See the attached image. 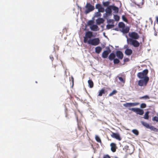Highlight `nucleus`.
I'll use <instances>...</instances> for the list:
<instances>
[{"instance_id": "nucleus-39", "label": "nucleus", "mask_w": 158, "mask_h": 158, "mask_svg": "<svg viewBox=\"0 0 158 158\" xmlns=\"http://www.w3.org/2000/svg\"><path fill=\"white\" fill-rule=\"evenodd\" d=\"M146 105L144 103H142L140 105V107L142 108H144L146 107Z\"/></svg>"}, {"instance_id": "nucleus-4", "label": "nucleus", "mask_w": 158, "mask_h": 158, "mask_svg": "<svg viewBox=\"0 0 158 158\" xmlns=\"http://www.w3.org/2000/svg\"><path fill=\"white\" fill-rule=\"evenodd\" d=\"M149 80L148 77H145L143 80H140L139 81L138 85L139 86H142L143 85L146 86Z\"/></svg>"}, {"instance_id": "nucleus-23", "label": "nucleus", "mask_w": 158, "mask_h": 158, "mask_svg": "<svg viewBox=\"0 0 158 158\" xmlns=\"http://www.w3.org/2000/svg\"><path fill=\"white\" fill-rule=\"evenodd\" d=\"M106 12V17H108L109 16L111 15L112 10H105Z\"/></svg>"}, {"instance_id": "nucleus-25", "label": "nucleus", "mask_w": 158, "mask_h": 158, "mask_svg": "<svg viewBox=\"0 0 158 158\" xmlns=\"http://www.w3.org/2000/svg\"><path fill=\"white\" fill-rule=\"evenodd\" d=\"M141 123L144 126L147 128H148L149 127V124L147 123L142 121Z\"/></svg>"}, {"instance_id": "nucleus-27", "label": "nucleus", "mask_w": 158, "mask_h": 158, "mask_svg": "<svg viewBox=\"0 0 158 158\" xmlns=\"http://www.w3.org/2000/svg\"><path fill=\"white\" fill-rule=\"evenodd\" d=\"M149 112L148 111H147L144 116V118L145 119H148V118H149Z\"/></svg>"}, {"instance_id": "nucleus-50", "label": "nucleus", "mask_w": 158, "mask_h": 158, "mask_svg": "<svg viewBox=\"0 0 158 158\" xmlns=\"http://www.w3.org/2000/svg\"><path fill=\"white\" fill-rule=\"evenodd\" d=\"M115 30H116V31H118V30L117 28H115Z\"/></svg>"}, {"instance_id": "nucleus-45", "label": "nucleus", "mask_w": 158, "mask_h": 158, "mask_svg": "<svg viewBox=\"0 0 158 158\" xmlns=\"http://www.w3.org/2000/svg\"><path fill=\"white\" fill-rule=\"evenodd\" d=\"M92 10H85V13L87 14L89 13L90 11Z\"/></svg>"}, {"instance_id": "nucleus-26", "label": "nucleus", "mask_w": 158, "mask_h": 158, "mask_svg": "<svg viewBox=\"0 0 158 158\" xmlns=\"http://www.w3.org/2000/svg\"><path fill=\"white\" fill-rule=\"evenodd\" d=\"M114 27V24H108L106 26V29H111Z\"/></svg>"}, {"instance_id": "nucleus-38", "label": "nucleus", "mask_w": 158, "mask_h": 158, "mask_svg": "<svg viewBox=\"0 0 158 158\" xmlns=\"http://www.w3.org/2000/svg\"><path fill=\"white\" fill-rule=\"evenodd\" d=\"M94 23V21H93V20H89L88 22V24L89 25H92Z\"/></svg>"}, {"instance_id": "nucleus-42", "label": "nucleus", "mask_w": 158, "mask_h": 158, "mask_svg": "<svg viewBox=\"0 0 158 158\" xmlns=\"http://www.w3.org/2000/svg\"><path fill=\"white\" fill-rule=\"evenodd\" d=\"M77 127L78 129L79 130L81 131L82 130L83 128L81 126H80L79 125H78Z\"/></svg>"}, {"instance_id": "nucleus-10", "label": "nucleus", "mask_w": 158, "mask_h": 158, "mask_svg": "<svg viewBox=\"0 0 158 158\" xmlns=\"http://www.w3.org/2000/svg\"><path fill=\"white\" fill-rule=\"evenodd\" d=\"M86 10H94V6L92 5L90 3L87 2L85 6Z\"/></svg>"}, {"instance_id": "nucleus-49", "label": "nucleus", "mask_w": 158, "mask_h": 158, "mask_svg": "<svg viewBox=\"0 0 158 158\" xmlns=\"http://www.w3.org/2000/svg\"><path fill=\"white\" fill-rule=\"evenodd\" d=\"M126 46H124V47H125V48H127V47H128V46H126Z\"/></svg>"}, {"instance_id": "nucleus-31", "label": "nucleus", "mask_w": 158, "mask_h": 158, "mask_svg": "<svg viewBox=\"0 0 158 158\" xmlns=\"http://www.w3.org/2000/svg\"><path fill=\"white\" fill-rule=\"evenodd\" d=\"M114 21L113 19H110L107 20V23L108 24H114Z\"/></svg>"}, {"instance_id": "nucleus-43", "label": "nucleus", "mask_w": 158, "mask_h": 158, "mask_svg": "<svg viewBox=\"0 0 158 158\" xmlns=\"http://www.w3.org/2000/svg\"><path fill=\"white\" fill-rule=\"evenodd\" d=\"M103 158H110V156L108 155H105L103 156Z\"/></svg>"}, {"instance_id": "nucleus-29", "label": "nucleus", "mask_w": 158, "mask_h": 158, "mask_svg": "<svg viewBox=\"0 0 158 158\" xmlns=\"http://www.w3.org/2000/svg\"><path fill=\"white\" fill-rule=\"evenodd\" d=\"M132 132L136 135H138L139 134V132L136 129H135L132 130Z\"/></svg>"}, {"instance_id": "nucleus-48", "label": "nucleus", "mask_w": 158, "mask_h": 158, "mask_svg": "<svg viewBox=\"0 0 158 158\" xmlns=\"http://www.w3.org/2000/svg\"><path fill=\"white\" fill-rule=\"evenodd\" d=\"M114 11H115V12H117V13L118 12V10H114Z\"/></svg>"}, {"instance_id": "nucleus-24", "label": "nucleus", "mask_w": 158, "mask_h": 158, "mask_svg": "<svg viewBox=\"0 0 158 158\" xmlns=\"http://www.w3.org/2000/svg\"><path fill=\"white\" fill-rule=\"evenodd\" d=\"M125 24L122 22H120L118 23V26L120 28L122 29L123 28L125 27Z\"/></svg>"}, {"instance_id": "nucleus-6", "label": "nucleus", "mask_w": 158, "mask_h": 158, "mask_svg": "<svg viewBox=\"0 0 158 158\" xmlns=\"http://www.w3.org/2000/svg\"><path fill=\"white\" fill-rule=\"evenodd\" d=\"M129 110L135 112L137 114L140 115H142L144 113L143 110L139 108H131Z\"/></svg>"}, {"instance_id": "nucleus-3", "label": "nucleus", "mask_w": 158, "mask_h": 158, "mask_svg": "<svg viewBox=\"0 0 158 158\" xmlns=\"http://www.w3.org/2000/svg\"><path fill=\"white\" fill-rule=\"evenodd\" d=\"M100 42V40L98 38H95L89 39L88 41V44L94 46L98 45Z\"/></svg>"}, {"instance_id": "nucleus-30", "label": "nucleus", "mask_w": 158, "mask_h": 158, "mask_svg": "<svg viewBox=\"0 0 158 158\" xmlns=\"http://www.w3.org/2000/svg\"><path fill=\"white\" fill-rule=\"evenodd\" d=\"M119 80L122 83L124 84L125 82V78H123L121 77H118Z\"/></svg>"}, {"instance_id": "nucleus-51", "label": "nucleus", "mask_w": 158, "mask_h": 158, "mask_svg": "<svg viewBox=\"0 0 158 158\" xmlns=\"http://www.w3.org/2000/svg\"><path fill=\"white\" fill-rule=\"evenodd\" d=\"M115 158H118L117 157H115Z\"/></svg>"}, {"instance_id": "nucleus-35", "label": "nucleus", "mask_w": 158, "mask_h": 158, "mask_svg": "<svg viewBox=\"0 0 158 158\" xmlns=\"http://www.w3.org/2000/svg\"><path fill=\"white\" fill-rule=\"evenodd\" d=\"M149 97L147 95H146L140 98V99H149Z\"/></svg>"}, {"instance_id": "nucleus-15", "label": "nucleus", "mask_w": 158, "mask_h": 158, "mask_svg": "<svg viewBox=\"0 0 158 158\" xmlns=\"http://www.w3.org/2000/svg\"><path fill=\"white\" fill-rule=\"evenodd\" d=\"M110 146L111 147V150L113 152H115L116 150V145L114 143H111L110 144Z\"/></svg>"}, {"instance_id": "nucleus-22", "label": "nucleus", "mask_w": 158, "mask_h": 158, "mask_svg": "<svg viewBox=\"0 0 158 158\" xmlns=\"http://www.w3.org/2000/svg\"><path fill=\"white\" fill-rule=\"evenodd\" d=\"M105 94V89H102L99 91L98 96H101L103 94Z\"/></svg>"}, {"instance_id": "nucleus-8", "label": "nucleus", "mask_w": 158, "mask_h": 158, "mask_svg": "<svg viewBox=\"0 0 158 158\" xmlns=\"http://www.w3.org/2000/svg\"><path fill=\"white\" fill-rule=\"evenodd\" d=\"M110 135L112 137L115 138L119 141H120L122 139V138L120 136L119 134L118 133L112 132V134Z\"/></svg>"}, {"instance_id": "nucleus-37", "label": "nucleus", "mask_w": 158, "mask_h": 158, "mask_svg": "<svg viewBox=\"0 0 158 158\" xmlns=\"http://www.w3.org/2000/svg\"><path fill=\"white\" fill-rule=\"evenodd\" d=\"M148 129H150L152 131H155L156 129L155 127L152 126H150Z\"/></svg>"}, {"instance_id": "nucleus-14", "label": "nucleus", "mask_w": 158, "mask_h": 158, "mask_svg": "<svg viewBox=\"0 0 158 158\" xmlns=\"http://www.w3.org/2000/svg\"><path fill=\"white\" fill-rule=\"evenodd\" d=\"M129 28L128 27H125L122 29L121 31L124 34H127L128 32L129 31Z\"/></svg>"}, {"instance_id": "nucleus-36", "label": "nucleus", "mask_w": 158, "mask_h": 158, "mask_svg": "<svg viewBox=\"0 0 158 158\" xmlns=\"http://www.w3.org/2000/svg\"><path fill=\"white\" fill-rule=\"evenodd\" d=\"M117 93V91L116 90H114L110 94H109V96H111L112 95H113L114 94H115L116 93Z\"/></svg>"}, {"instance_id": "nucleus-13", "label": "nucleus", "mask_w": 158, "mask_h": 158, "mask_svg": "<svg viewBox=\"0 0 158 158\" xmlns=\"http://www.w3.org/2000/svg\"><path fill=\"white\" fill-rule=\"evenodd\" d=\"M90 28L91 30L94 31H97L99 30L98 27L95 25H93L90 27Z\"/></svg>"}, {"instance_id": "nucleus-7", "label": "nucleus", "mask_w": 158, "mask_h": 158, "mask_svg": "<svg viewBox=\"0 0 158 158\" xmlns=\"http://www.w3.org/2000/svg\"><path fill=\"white\" fill-rule=\"evenodd\" d=\"M129 36L131 38L134 40L138 39L139 38V35L136 32H132L129 34Z\"/></svg>"}, {"instance_id": "nucleus-17", "label": "nucleus", "mask_w": 158, "mask_h": 158, "mask_svg": "<svg viewBox=\"0 0 158 158\" xmlns=\"http://www.w3.org/2000/svg\"><path fill=\"white\" fill-rule=\"evenodd\" d=\"M85 36L89 38H91L92 37H93V33L92 32L88 31L86 32Z\"/></svg>"}, {"instance_id": "nucleus-28", "label": "nucleus", "mask_w": 158, "mask_h": 158, "mask_svg": "<svg viewBox=\"0 0 158 158\" xmlns=\"http://www.w3.org/2000/svg\"><path fill=\"white\" fill-rule=\"evenodd\" d=\"M105 10H98V12H97L95 14V16L96 17H99L101 16L100 12H103Z\"/></svg>"}, {"instance_id": "nucleus-19", "label": "nucleus", "mask_w": 158, "mask_h": 158, "mask_svg": "<svg viewBox=\"0 0 158 158\" xmlns=\"http://www.w3.org/2000/svg\"><path fill=\"white\" fill-rule=\"evenodd\" d=\"M115 57V55L113 53H111L109 56V59L110 60H113Z\"/></svg>"}, {"instance_id": "nucleus-11", "label": "nucleus", "mask_w": 158, "mask_h": 158, "mask_svg": "<svg viewBox=\"0 0 158 158\" xmlns=\"http://www.w3.org/2000/svg\"><path fill=\"white\" fill-rule=\"evenodd\" d=\"M139 104L138 103H127L124 104L123 106L126 107H130L137 105Z\"/></svg>"}, {"instance_id": "nucleus-16", "label": "nucleus", "mask_w": 158, "mask_h": 158, "mask_svg": "<svg viewBox=\"0 0 158 158\" xmlns=\"http://www.w3.org/2000/svg\"><path fill=\"white\" fill-rule=\"evenodd\" d=\"M125 54L127 56L131 55L132 53V51L131 49L127 48L125 51Z\"/></svg>"}, {"instance_id": "nucleus-5", "label": "nucleus", "mask_w": 158, "mask_h": 158, "mask_svg": "<svg viewBox=\"0 0 158 158\" xmlns=\"http://www.w3.org/2000/svg\"><path fill=\"white\" fill-rule=\"evenodd\" d=\"M148 70L147 69H145L143 70L142 72H139L137 74L138 77L140 79L146 77H147V75L148 73Z\"/></svg>"}, {"instance_id": "nucleus-34", "label": "nucleus", "mask_w": 158, "mask_h": 158, "mask_svg": "<svg viewBox=\"0 0 158 158\" xmlns=\"http://www.w3.org/2000/svg\"><path fill=\"white\" fill-rule=\"evenodd\" d=\"M114 19L115 21H118L119 20L120 17L118 15H114Z\"/></svg>"}, {"instance_id": "nucleus-9", "label": "nucleus", "mask_w": 158, "mask_h": 158, "mask_svg": "<svg viewBox=\"0 0 158 158\" xmlns=\"http://www.w3.org/2000/svg\"><path fill=\"white\" fill-rule=\"evenodd\" d=\"M111 52V50L109 48H108L107 50L104 51L102 53V57L103 58H106L109 55V54Z\"/></svg>"}, {"instance_id": "nucleus-41", "label": "nucleus", "mask_w": 158, "mask_h": 158, "mask_svg": "<svg viewBox=\"0 0 158 158\" xmlns=\"http://www.w3.org/2000/svg\"><path fill=\"white\" fill-rule=\"evenodd\" d=\"M122 18L123 20L125 22H127L128 21V20L125 16L124 15H123L122 16Z\"/></svg>"}, {"instance_id": "nucleus-33", "label": "nucleus", "mask_w": 158, "mask_h": 158, "mask_svg": "<svg viewBox=\"0 0 158 158\" xmlns=\"http://www.w3.org/2000/svg\"><path fill=\"white\" fill-rule=\"evenodd\" d=\"M95 139L97 142L99 143H101V141L100 138L98 136H96Z\"/></svg>"}, {"instance_id": "nucleus-32", "label": "nucleus", "mask_w": 158, "mask_h": 158, "mask_svg": "<svg viewBox=\"0 0 158 158\" xmlns=\"http://www.w3.org/2000/svg\"><path fill=\"white\" fill-rule=\"evenodd\" d=\"M114 64H118L120 62V61L117 58L114 59Z\"/></svg>"}, {"instance_id": "nucleus-44", "label": "nucleus", "mask_w": 158, "mask_h": 158, "mask_svg": "<svg viewBox=\"0 0 158 158\" xmlns=\"http://www.w3.org/2000/svg\"><path fill=\"white\" fill-rule=\"evenodd\" d=\"M50 59L52 61L54 60V58L52 56H50Z\"/></svg>"}, {"instance_id": "nucleus-2", "label": "nucleus", "mask_w": 158, "mask_h": 158, "mask_svg": "<svg viewBox=\"0 0 158 158\" xmlns=\"http://www.w3.org/2000/svg\"><path fill=\"white\" fill-rule=\"evenodd\" d=\"M127 41L128 44L132 45L135 47H138L139 46V43L136 40L129 38L127 39Z\"/></svg>"}, {"instance_id": "nucleus-18", "label": "nucleus", "mask_w": 158, "mask_h": 158, "mask_svg": "<svg viewBox=\"0 0 158 158\" xmlns=\"http://www.w3.org/2000/svg\"><path fill=\"white\" fill-rule=\"evenodd\" d=\"M102 48L100 46H97L95 48V52L97 54H99L102 50Z\"/></svg>"}, {"instance_id": "nucleus-12", "label": "nucleus", "mask_w": 158, "mask_h": 158, "mask_svg": "<svg viewBox=\"0 0 158 158\" xmlns=\"http://www.w3.org/2000/svg\"><path fill=\"white\" fill-rule=\"evenodd\" d=\"M116 55L119 59L122 60L123 57V55L122 52L120 51H117L116 52Z\"/></svg>"}, {"instance_id": "nucleus-1", "label": "nucleus", "mask_w": 158, "mask_h": 158, "mask_svg": "<svg viewBox=\"0 0 158 158\" xmlns=\"http://www.w3.org/2000/svg\"><path fill=\"white\" fill-rule=\"evenodd\" d=\"M102 4L98 3L95 5V8L98 10H118V7L115 6L114 4L110 5L111 2L109 1L102 2Z\"/></svg>"}, {"instance_id": "nucleus-47", "label": "nucleus", "mask_w": 158, "mask_h": 158, "mask_svg": "<svg viewBox=\"0 0 158 158\" xmlns=\"http://www.w3.org/2000/svg\"><path fill=\"white\" fill-rule=\"evenodd\" d=\"M78 7L79 9H80L81 10V7H79V6H78Z\"/></svg>"}, {"instance_id": "nucleus-46", "label": "nucleus", "mask_w": 158, "mask_h": 158, "mask_svg": "<svg viewBox=\"0 0 158 158\" xmlns=\"http://www.w3.org/2000/svg\"><path fill=\"white\" fill-rule=\"evenodd\" d=\"M156 20L157 23H158V16L156 17Z\"/></svg>"}, {"instance_id": "nucleus-20", "label": "nucleus", "mask_w": 158, "mask_h": 158, "mask_svg": "<svg viewBox=\"0 0 158 158\" xmlns=\"http://www.w3.org/2000/svg\"><path fill=\"white\" fill-rule=\"evenodd\" d=\"M104 21V19L102 18H99L96 20L97 23L98 25L103 23Z\"/></svg>"}, {"instance_id": "nucleus-21", "label": "nucleus", "mask_w": 158, "mask_h": 158, "mask_svg": "<svg viewBox=\"0 0 158 158\" xmlns=\"http://www.w3.org/2000/svg\"><path fill=\"white\" fill-rule=\"evenodd\" d=\"M89 86L90 88H92L94 86V83L91 80H89L88 81Z\"/></svg>"}, {"instance_id": "nucleus-40", "label": "nucleus", "mask_w": 158, "mask_h": 158, "mask_svg": "<svg viewBox=\"0 0 158 158\" xmlns=\"http://www.w3.org/2000/svg\"><path fill=\"white\" fill-rule=\"evenodd\" d=\"M88 38H89L87 37H86L85 36L84 37V40H83V41H84V42L85 43H88V41H87V40H88Z\"/></svg>"}]
</instances>
